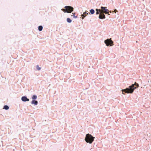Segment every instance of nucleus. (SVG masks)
<instances>
[{
    "label": "nucleus",
    "mask_w": 151,
    "mask_h": 151,
    "mask_svg": "<svg viewBox=\"0 0 151 151\" xmlns=\"http://www.w3.org/2000/svg\"><path fill=\"white\" fill-rule=\"evenodd\" d=\"M67 21L68 22L70 23L72 22V20L69 18H67L66 19Z\"/></svg>",
    "instance_id": "obj_13"
},
{
    "label": "nucleus",
    "mask_w": 151,
    "mask_h": 151,
    "mask_svg": "<svg viewBox=\"0 0 151 151\" xmlns=\"http://www.w3.org/2000/svg\"><path fill=\"white\" fill-rule=\"evenodd\" d=\"M21 100L23 102H26L29 101V100L26 96H24L22 97Z\"/></svg>",
    "instance_id": "obj_6"
},
{
    "label": "nucleus",
    "mask_w": 151,
    "mask_h": 151,
    "mask_svg": "<svg viewBox=\"0 0 151 151\" xmlns=\"http://www.w3.org/2000/svg\"><path fill=\"white\" fill-rule=\"evenodd\" d=\"M118 12V11L116 9H115V10L114 11H109V13H111L112 12H113V13H116V12Z\"/></svg>",
    "instance_id": "obj_15"
},
{
    "label": "nucleus",
    "mask_w": 151,
    "mask_h": 151,
    "mask_svg": "<svg viewBox=\"0 0 151 151\" xmlns=\"http://www.w3.org/2000/svg\"><path fill=\"white\" fill-rule=\"evenodd\" d=\"M96 15H98V18L100 19H105L106 16L105 14H108L109 15V10L107 9L106 7L101 6L100 9L96 8L95 9Z\"/></svg>",
    "instance_id": "obj_1"
},
{
    "label": "nucleus",
    "mask_w": 151,
    "mask_h": 151,
    "mask_svg": "<svg viewBox=\"0 0 151 151\" xmlns=\"http://www.w3.org/2000/svg\"><path fill=\"white\" fill-rule=\"evenodd\" d=\"M36 67V69L37 70H39L41 69V68L38 65H37Z\"/></svg>",
    "instance_id": "obj_16"
},
{
    "label": "nucleus",
    "mask_w": 151,
    "mask_h": 151,
    "mask_svg": "<svg viewBox=\"0 0 151 151\" xmlns=\"http://www.w3.org/2000/svg\"><path fill=\"white\" fill-rule=\"evenodd\" d=\"M38 101L36 100H32L31 101V104H34L35 105H37L38 104Z\"/></svg>",
    "instance_id": "obj_8"
},
{
    "label": "nucleus",
    "mask_w": 151,
    "mask_h": 151,
    "mask_svg": "<svg viewBox=\"0 0 151 151\" xmlns=\"http://www.w3.org/2000/svg\"><path fill=\"white\" fill-rule=\"evenodd\" d=\"M89 12H88V11H86L85 12H84L83 14L81 15L82 17V19H83L86 16L87 14H88Z\"/></svg>",
    "instance_id": "obj_7"
},
{
    "label": "nucleus",
    "mask_w": 151,
    "mask_h": 151,
    "mask_svg": "<svg viewBox=\"0 0 151 151\" xmlns=\"http://www.w3.org/2000/svg\"><path fill=\"white\" fill-rule=\"evenodd\" d=\"M95 137L92 135L88 133L86 135L85 138V140L87 143H89L90 144H91L94 140Z\"/></svg>",
    "instance_id": "obj_3"
},
{
    "label": "nucleus",
    "mask_w": 151,
    "mask_h": 151,
    "mask_svg": "<svg viewBox=\"0 0 151 151\" xmlns=\"http://www.w3.org/2000/svg\"><path fill=\"white\" fill-rule=\"evenodd\" d=\"M73 15H72V16H73V17L75 18L76 19L77 18V17L76 16H75V13H72Z\"/></svg>",
    "instance_id": "obj_14"
},
{
    "label": "nucleus",
    "mask_w": 151,
    "mask_h": 151,
    "mask_svg": "<svg viewBox=\"0 0 151 151\" xmlns=\"http://www.w3.org/2000/svg\"><path fill=\"white\" fill-rule=\"evenodd\" d=\"M65 9H64L63 8L62 9V11H63V12H65Z\"/></svg>",
    "instance_id": "obj_17"
},
{
    "label": "nucleus",
    "mask_w": 151,
    "mask_h": 151,
    "mask_svg": "<svg viewBox=\"0 0 151 151\" xmlns=\"http://www.w3.org/2000/svg\"><path fill=\"white\" fill-rule=\"evenodd\" d=\"M37 97L36 95H33L32 97V100H35L37 99Z\"/></svg>",
    "instance_id": "obj_9"
},
{
    "label": "nucleus",
    "mask_w": 151,
    "mask_h": 151,
    "mask_svg": "<svg viewBox=\"0 0 151 151\" xmlns=\"http://www.w3.org/2000/svg\"><path fill=\"white\" fill-rule=\"evenodd\" d=\"M104 43L107 46H111L113 45V41L110 39H108L104 41Z\"/></svg>",
    "instance_id": "obj_5"
},
{
    "label": "nucleus",
    "mask_w": 151,
    "mask_h": 151,
    "mask_svg": "<svg viewBox=\"0 0 151 151\" xmlns=\"http://www.w3.org/2000/svg\"><path fill=\"white\" fill-rule=\"evenodd\" d=\"M3 109H4L5 110H7L9 109V107L7 105H5L3 107Z\"/></svg>",
    "instance_id": "obj_10"
},
{
    "label": "nucleus",
    "mask_w": 151,
    "mask_h": 151,
    "mask_svg": "<svg viewBox=\"0 0 151 151\" xmlns=\"http://www.w3.org/2000/svg\"><path fill=\"white\" fill-rule=\"evenodd\" d=\"M65 9L66 10V11L64 12L65 13H71L73 11V8L70 6H65L64 7Z\"/></svg>",
    "instance_id": "obj_4"
},
{
    "label": "nucleus",
    "mask_w": 151,
    "mask_h": 151,
    "mask_svg": "<svg viewBox=\"0 0 151 151\" xmlns=\"http://www.w3.org/2000/svg\"><path fill=\"white\" fill-rule=\"evenodd\" d=\"M43 27L42 25H40L38 26V30L39 31H41L42 30Z\"/></svg>",
    "instance_id": "obj_11"
},
{
    "label": "nucleus",
    "mask_w": 151,
    "mask_h": 151,
    "mask_svg": "<svg viewBox=\"0 0 151 151\" xmlns=\"http://www.w3.org/2000/svg\"><path fill=\"white\" fill-rule=\"evenodd\" d=\"M95 12V10L93 9H91L90 10V12L91 14H93Z\"/></svg>",
    "instance_id": "obj_12"
},
{
    "label": "nucleus",
    "mask_w": 151,
    "mask_h": 151,
    "mask_svg": "<svg viewBox=\"0 0 151 151\" xmlns=\"http://www.w3.org/2000/svg\"><path fill=\"white\" fill-rule=\"evenodd\" d=\"M139 86V84L135 82L134 83L129 86L128 87L122 89V93L125 95V93L132 94L133 93L134 90L137 88Z\"/></svg>",
    "instance_id": "obj_2"
}]
</instances>
